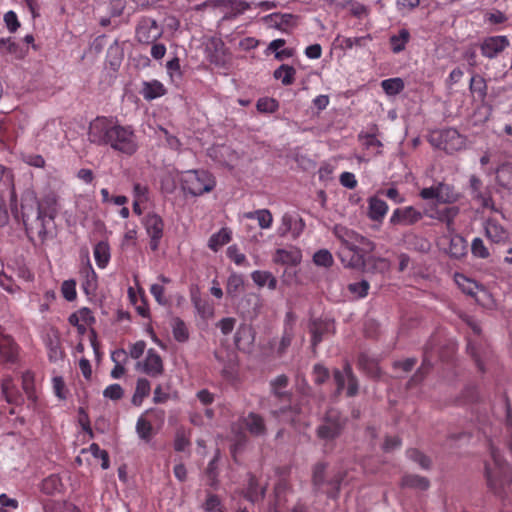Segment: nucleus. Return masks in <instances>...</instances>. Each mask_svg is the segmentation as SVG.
<instances>
[{
  "mask_svg": "<svg viewBox=\"0 0 512 512\" xmlns=\"http://www.w3.org/2000/svg\"><path fill=\"white\" fill-rule=\"evenodd\" d=\"M88 137L92 143L109 146L126 155H133L139 147L131 126L108 117L95 118L89 125Z\"/></svg>",
  "mask_w": 512,
  "mask_h": 512,
  "instance_id": "obj_1",
  "label": "nucleus"
},
{
  "mask_svg": "<svg viewBox=\"0 0 512 512\" xmlns=\"http://www.w3.org/2000/svg\"><path fill=\"white\" fill-rule=\"evenodd\" d=\"M334 234L343 245L339 253L342 261L345 262L344 257L347 253H352L351 258L346 263L347 266L354 267L362 264L363 254L373 249V244L368 239L347 227L336 225Z\"/></svg>",
  "mask_w": 512,
  "mask_h": 512,
  "instance_id": "obj_2",
  "label": "nucleus"
},
{
  "mask_svg": "<svg viewBox=\"0 0 512 512\" xmlns=\"http://www.w3.org/2000/svg\"><path fill=\"white\" fill-rule=\"evenodd\" d=\"M178 181L185 195L200 197L210 193L216 187V179L212 173L204 169H192L179 172Z\"/></svg>",
  "mask_w": 512,
  "mask_h": 512,
  "instance_id": "obj_3",
  "label": "nucleus"
},
{
  "mask_svg": "<svg viewBox=\"0 0 512 512\" xmlns=\"http://www.w3.org/2000/svg\"><path fill=\"white\" fill-rule=\"evenodd\" d=\"M491 461L485 464L489 487L497 494H506L511 485L509 466L502 460L494 447L490 448Z\"/></svg>",
  "mask_w": 512,
  "mask_h": 512,
  "instance_id": "obj_4",
  "label": "nucleus"
},
{
  "mask_svg": "<svg viewBox=\"0 0 512 512\" xmlns=\"http://www.w3.org/2000/svg\"><path fill=\"white\" fill-rule=\"evenodd\" d=\"M143 225L150 238L149 245L151 250H158L164 234V221L162 217L154 212H149L143 218Z\"/></svg>",
  "mask_w": 512,
  "mask_h": 512,
  "instance_id": "obj_5",
  "label": "nucleus"
},
{
  "mask_svg": "<svg viewBox=\"0 0 512 512\" xmlns=\"http://www.w3.org/2000/svg\"><path fill=\"white\" fill-rule=\"evenodd\" d=\"M136 369L150 377H159L164 371L162 358L154 349H149L144 359L136 364Z\"/></svg>",
  "mask_w": 512,
  "mask_h": 512,
  "instance_id": "obj_6",
  "label": "nucleus"
},
{
  "mask_svg": "<svg viewBox=\"0 0 512 512\" xmlns=\"http://www.w3.org/2000/svg\"><path fill=\"white\" fill-rule=\"evenodd\" d=\"M162 28L154 19L143 18L136 29V37L139 42L151 44L162 35Z\"/></svg>",
  "mask_w": 512,
  "mask_h": 512,
  "instance_id": "obj_7",
  "label": "nucleus"
},
{
  "mask_svg": "<svg viewBox=\"0 0 512 512\" xmlns=\"http://www.w3.org/2000/svg\"><path fill=\"white\" fill-rule=\"evenodd\" d=\"M509 45V39L504 35L489 36L480 43V51L484 57L493 59L509 47Z\"/></svg>",
  "mask_w": 512,
  "mask_h": 512,
  "instance_id": "obj_8",
  "label": "nucleus"
},
{
  "mask_svg": "<svg viewBox=\"0 0 512 512\" xmlns=\"http://www.w3.org/2000/svg\"><path fill=\"white\" fill-rule=\"evenodd\" d=\"M439 147L447 153L462 150L466 145V139L456 129L448 128L439 132Z\"/></svg>",
  "mask_w": 512,
  "mask_h": 512,
  "instance_id": "obj_9",
  "label": "nucleus"
},
{
  "mask_svg": "<svg viewBox=\"0 0 512 512\" xmlns=\"http://www.w3.org/2000/svg\"><path fill=\"white\" fill-rule=\"evenodd\" d=\"M304 227L305 223L298 215L285 213L281 218L280 225L277 228V233L279 236L291 234L293 238H297L303 232Z\"/></svg>",
  "mask_w": 512,
  "mask_h": 512,
  "instance_id": "obj_10",
  "label": "nucleus"
},
{
  "mask_svg": "<svg viewBox=\"0 0 512 512\" xmlns=\"http://www.w3.org/2000/svg\"><path fill=\"white\" fill-rule=\"evenodd\" d=\"M58 213V200L54 194H48L38 202L37 219L45 229L46 221H53Z\"/></svg>",
  "mask_w": 512,
  "mask_h": 512,
  "instance_id": "obj_11",
  "label": "nucleus"
},
{
  "mask_svg": "<svg viewBox=\"0 0 512 512\" xmlns=\"http://www.w3.org/2000/svg\"><path fill=\"white\" fill-rule=\"evenodd\" d=\"M422 219V213L413 206L397 208L390 217L393 225L410 226Z\"/></svg>",
  "mask_w": 512,
  "mask_h": 512,
  "instance_id": "obj_12",
  "label": "nucleus"
},
{
  "mask_svg": "<svg viewBox=\"0 0 512 512\" xmlns=\"http://www.w3.org/2000/svg\"><path fill=\"white\" fill-rule=\"evenodd\" d=\"M208 155L215 162L227 166L233 167L239 156L227 145H214L208 149Z\"/></svg>",
  "mask_w": 512,
  "mask_h": 512,
  "instance_id": "obj_13",
  "label": "nucleus"
},
{
  "mask_svg": "<svg viewBox=\"0 0 512 512\" xmlns=\"http://www.w3.org/2000/svg\"><path fill=\"white\" fill-rule=\"evenodd\" d=\"M341 426L339 413L331 409L327 412L324 424L318 428V436L322 439H332L339 434Z\"/></svg>",
  "mask_w": 512,
  "mask_h": 512,
  "instance_id": "obj_14",
  "label": "nucleus"
},
{
  "mask_svg": "<svg viewBox=\"0 0 512 512\" xmlns=\"http://www.w3.org/2000/svg\"><path fill=\"white\" fill-rule=\"evenodd\" d=\"M203 49L206 58L214 64L223 62L224 43L219 37H205L203 40Z\"/></svg>",
  "mask_w": 512,
  "mask_h": 512,
  "instance_id": "obj_15",
  "label": "nucleus"
},
{
  "mask_svg": "<svg viewBox=\"0 0 512 512\" xmlns=\"http://www.w3.org/2000/svg\"><path fill=\"white\" fill-rule=\"evenodd\" d=\"M486 237L493 243L504 244L509 241V231L494 219H487L484 223Z\"/></svg>",
  "mask_w": 512,
  "mask_h": 512,
  "instance_id": "obj_16",
  "label": "nucleus"
},
{
  "mask_svg": "<svg viewBox=\"0 0 512 512\" xmlns=\"http://www.w3.org/2000/svg\"><path fill=\"white\" fill-rule=\"evenodd\" d=\"M334 380L337 384L338 391L344 389L347 386V395L353 396L358 391L357 381L352 374V370L349 366H345L343 371H335Z\"/></svg>",
  "mask_w": 512,
  "mask_h": 512,
  "instance_id": "obj_17",
  "label": "nucleus"
},
{
  "mask_svg": "<svg viewBox=\"0 0 512 512\" xmlns=\"http://www.w3.org/2000/svg\"><path fill=\"white\" fill-rule=\"evenodd\" d=\"M335 330L334 323L329 319L314 320L310 324V332L312 335V345L315 347L320 343L324 336L333 334Z\"/></svg>",
  "mask_w": 512,
  "mask_h": 512,
  "instance_id": "obj_18",
  "label": "nucleus"
},
{
  "mask_svg": "<svg viewBox=\"0 0 512 512\" xmlns=\"http://www.w3.org/2000/svg\"><path fill=\"white\" fill-rule=\"evenodd\" d=\"M255 336L251 326L242 324L236 331L235 334V345L238 349L249 352L252 349Z\"/></svg>",
  "mask_w": 512,
  "mask_h": 512,
  "instance_id": "obj_19",
  "label": "nucleus"
},
{
  "mask_svg": "<svg viewBox=\"0 0 512 512\" xmlns=\"http://www.w3.org/2000/svg\"><path fill=\"white\" fill-rule=\"evenodd\" d=\"M18 355V347L14 340L4 333L0 327V356L6 361H14Z\"/></svg>",
  "mask_w": 512,
  "mask_h": 512,
  "instance_id": "obj_20",
  "label": "nucleus"
},
{
  "mask_svg": "<svg viewBox=\"0 0 512 512\" xmlns=\"http://www.w3.org/2000/svg\"><path fill=\"white\" fill-rule=\"evenodd\" d=\"M140 94L147 101L160 98L166 94V88L158 80L144 81L140 90Z\"/></svg>",
  "mask_w": 512,
  "mask_h": 512,
  "instance_id": "obj_21",
  "label": "nucleus"
},
{
  "mask_svg": "<svg viewBox=\"0 0 512 512\" xmlns=\"http://www.w3.org/2000/svg\"><path fill=\"white\" fill-rule=\"evenodd\" d=\"M388 211L387 203L377 197H371L368 201V216L374 221H381Z\"/></svg>",
  "mask_w": 512,
  "mask_h": 512,
  "instance_id": "obj_22",
  "label": "nucleus"
},
{
  "mask_svg": "<svg viewBox=\"0 0 512 512\" xmlns=\"http://www.w3.org/2000/svg\"><path fill=\"white\" fill-rule=\"evenodd\" d=\"M447 253L455 259H460L467 254L466 240L457 234L450 237Z\"/></svg>",
  "mask_w": 512,
  "mask_h": 512,
  "instance_id": "obj_23",
  "label": "nucleus"
},
{
  "mask_svg": "<svg viewBox=\"0 0 512 512\" xmlns=\"http://www.w3.org/2000/svg\"><path fill=\"white\" fill-rule=\"evenodd\" d=\"M251 278L258 287L267 286L270 290H275L277 287V280L269 271H253Z\"/></svg>",
  "mask_w": 512,
  "mask_h": 512,
  "instance_id": "obj_24",
  "label": "nucleus"
},
{
  "mask_svg": "<svg viewBox=\"0 0 512 512\" xmlns=\"http://www.w3.org/2000/svg\"><path fill=\"white\" fill-rule=\"evenodd\" d=\"M94 259L99 268L104 269L110 261V247L105 241L98 242L94 247Z\"/></svg>",
  "mask_w": 512,
  "mask_h": 512,
  "instance_id": "obj_25",
  "label": "nucleus"
},
{
  "mask_svg": "<svg viewBox=\"0 0 512 512\" xmlns=\"http://www.w3.org/2000/svg\"><path fill=\"white\" fill-rule=\"evenodd\" d=\"M150 390V382L145 378H139L136 383L135 392L132 396V404L140 406L143 403V400L149 396Z\"/></svg>",
  "mask_w": 512,
  "mask_h": 512,
  "instance_id": "obj_26",
  "label": "nucleus"
},
{
  "mask_svg": "<svg viewBox=\"0 0 512 512\" xmlns=\"http://www.w3.org/2000/svg\"><path fill=\"white\" fill-rule=\"evenodd\" d=\"M231 240V231L228 228H222L217 233L211 235L208 241V247L213 251H218L222 246Z\"/></svg>",
  "mask_w": 512,
  "mask_h": 512,
  "instance_id": "obj_27",
  "label": "nucleus"
},
{
  "mask_svg": "<svg viewBox=\"0 0 512 512\" xmlns=\"http://www.w3.org/2000/svg\"><path fill=\"white\" fill-rule=\"evenodd\" d=\"M459 214V208L456 207V206H452V207H446L442 210H439L437 212V216H435L436 219L442 221V222H445L446 223V227H447V230L450 232V233H453L455 228H454V219L456 218V216Z\"/></svg>",
  "mask_w": 512,
  "mask_h": 512,
  "instance_id": "obj_28",
  "label": "nucleus"
},
{
  "mask_svg": "<svg viewBox=\"0 0 512 512\" xmlns=\"http://www.w3.org/2000/svg\"><path fill=\"white\" fill-rule=\"evenodd\" d=\"M301 260V254L298 250L278 249L274 261L282 264L295 265Z\"/></svg>",
  "mask_w": 512,
  "mask_h": 512,
  "instance_id": "obj_29",
  "label": "nucleus"
},
{
  "mask_svg": "<svg viewBox=\"0 0 512 512\" xmlns=\"http://www.w3.org/2000/svg\"><path fill=\"white\" fill-rule=\"evenodd\" d=\"M459 199V194L454 189L444 183L438 184L437 202L442 204L454 203Z\"/></svg>",
  "mask_w": 512,
  "mask_h": 512,
  "instance_id": "obj_30",
  "label": "nucleus"
},
{
  "mask_svg": "<svg viewBox=\"0 0 512 512\" xmlns=\"http://www.w3.org/2000/svg\"><path fill=\"white\" fill-rule=\"evenodd\" d=\"M266 20H270L272 25L283 31H286L288 27L295 24V17L291 14L274 13L268 15Z\"/></svg>",
  "mask_w": 512,
  "mask_h": 512,
  "instance_id": "obj_31",
  "label": "nucleus"
},
{
  "mask_svg": "<svg viewBox=\"0 0 512 512\" xmlns=\"http://www.w3.org/2000/svg\"><path fill=\"white\" fill-rule=\"evenodd\" d=\"M243 424L249 430V432L253 435L259 436L264 434L265 426L263 420L260 416L256 414H249L244 420Z\"/></svg>",
  "mask_w": 512,
  "mask_h": 512,
  "instance_id": "obj_32",
  "label": "nucleus"
},
{
  "mask_svg": "<svg viewBox=\"0 0 512 512\" xmlns=\"http://www.w3.org/2000/svg\"><path fill=\"white\" fill-rule=\"evenodd\" d=\"M296 70L294 67L283 64L274 71L275 79L281 81L285 86L291 85L295 80Z\"/></svg>",
  "mask_w": 512,
  "mask_h": 512,
  "instance_id": "obj_33",
  "label": "nucleus"
},
{
  "mask_svg": "<svg viewBox=\"0 0 512 512\" xmlns=\"http://www.w3.org/2000/svg\"><path fill=\"white\" fill-rule=\"evenodd\" d=\"M455 282L458 287L466 294L475 296L476 291L480 288V286L474 282L473 280L467 278L465 275L456 273L454 276Z\"/></svg>",
  "mask_w": 512,
  "mask_h": 512,
  "instance_id": "obj_34",
  "label": "nucleus"
},
{
  "mask_svg": "<svg viewBox=\"0 0 512 512\" xmlns=\"http://www.w3.org/2000/svg\"><path fill=\"white\" fill-rule=\"evenodd\" d=\"M173 337L176 341L184 343L189 339V331L186 324L180 318H174L171 321Z\"/></svg>",
  "mask_w": 512,
  "mask_h": 512,
  "instance_id": "obj_35",
  "label": "nucleus"
},
{
  "mask_svg": "<svg viewBox=\"0 0 512 512\" xmlns=\"http://www.w3.org/2000/svg\"><path fill=\"white\" fill-rule=\"evenodd\" d=\"M410 39V33L407 29H401L398 34L390 37L391 49L394 53L402 52Z\"/></svg>",
  "mask_w": 512,
  "mask_h": 512,
  "instance_id": "obj_36",
  "label": "nucleus"
},
{
  "mask_svg": "<svg viewBox=\"0 0 512 512\" xmlns=\"http://www.w3.org/2000/svg\"><path fill=\"white\" fill-rule=\"evenodd\" d=\"M381 87L388 96H395L403 91L404 81L399 78H389L381 82Z\"/></svg>",
  "mask_w": 512,
  "mask_h": 512,
  "instance_id": "obj_37",
  "label": "nucleus"
},
{
  "mask_svg": "<svg viewBox=\"0 0 512 512\" xmlns=\"http://www.w3.org/2000/svg\"><path fill=\"white\" fill-rule=\"evenodd\" d=\"M2 393L8 403L19 404L21 402V396L10 378L3 380Z\"/></svg>",
  "mask_w": 512,
  "mask_h": 512,
  "instance_id": "obj_38",
  "label": "nucleus"
},
{
  "mask_svg": "<svg viewBox=\"0 0 512 512\" xmlns=\"http://www.w3.org/2000/svg\"><path fill=\"white\" fill-rule=\"evenodd\" d=\"M136 433L145 442H149L153 436L152 424L143 415L137 420Z\"/></svg>",
  "mask_w": 512,
  "mask_h": 512,
  "instance_id": "obj_39",
  "label": "nucleus"
},
{
  "mask_svg": "<svg viewBox=\"0 0 512 512\" xmlns=\"http://www.w3.org/2000/svg\"><path fill=\"white\" fill-rule=\"evenodd\" d=\"M226 6L230 9V12L227 13L224 18L228 19L244 13L246 10L250 9L252 5L244 0H227Z\"/></svg>",
  "mask_w": 512,
  "mask_h": 512,
  "instance_id": "obj_40",
  "label": "nucleus"
},
{
  "mask_svg": "<svg viewBox=\"0 0 512 512\" xmlns=\"http://www.w3.org/2000/svg\"><path fill=\"white\" fill-rule=\"evenodd\" d=\"M498 183L508 189H512V165L504 164L497 169Z\"/></svg>",
  "mask_w": 512,
  "mask_h": 512,
  "instance_id": "obj_41",
  "label": "nucleus"
},
{
  "mask_svg": "<svg viewBox=\"0 0 512 512\" xmlns=\"http://www.w3.org/2000/svg\"><path fill=\"white\" fill-rule=\"evenodd\" d=\"M244 279L242 275L233 273L228 277L226 291L227 294L234 297L236 296L243 288Z\"/></svg>",
  "mask_w": 512,
  "mask_h": 512,
  "instance_id": "obj_42",
  "label": "nucleus"
},
{
  "mask_svg": "<svg viewBox=\"0 0 512 512\" xmlns=\"http://www.w3.org/2000/svg\"><path fill=\"white\" fill-rule=\"evenodd\" d=\"M402 486L415 488L419 490H425L429 486V482L426 478L417 475H406L402 479Z\"/></svg>",
  "mask_w": 512,
  "mask_h": 512,
  "instance_id": "obj_43",
  "label": "nucleus"
},
{
  "mask_svg": "<svg viewBox=\"0 0 512 512\" xmlns=\"http://www.w3.org/2000/svg\"><path fill=\"white\" fill-rule=\"evenodd\" d=\"M22 387L24 392L26 393L27 397L35 401L36 394H35V380H34V374L31 371H26L22 375Z\"/></svg>",
  "mask_w": 512,
  "mask_h": 512,
  "instance_id": "obj_44",
  "label": "nucleus"
},
{
  "mask_svg": "<svg viewBox=\"0 0 512 512\" xmlns=\"http://www.w3.org/2000/svg\"><path fill=\"white\" fill-rule=\"evenodd\" d=\"M469 182H470L471 194L473 195V197L481 200L482 205L484 207H488L489 206V202L491 201V199L488 198V197L482 196V194H481V186H482L481 180L478 177H476L475 175H472L470 177V181Z\"/></svg>",
  "mask_w": 512,
  "mask_h": 512,
  "instance_id": "obj_45",
  "label": "nucleus"
},
{
  "mask_svg": "<svg viewBox=\"0 0 512 512\" xmlns=\"http://www.w3.org/2000/svg\"><path fill=\"white\" fill-rule=\"evenodd\" d=\"M284 39H275L270 42L268 46V50L275 53V58L278 60H283L284 58H288L292 56V52L288 49L280 50L285 45Z\"/></svg>",
  "mask_w": 512,
  "mask_h": 512,
  "instance_id": "obj_46",
  "label": "nucleus"
},
{
  "mask_svg": "<svg viewBox=\"0 0 512 512\" xmlns=\"http://www.w3.org/2000/svg\"><path fill=\"white\" fill-rule=\"evenodd\" d=\"M228 258L237 266L249 267V262L245 254L241 253L236 245H231L227 249Z\"/></svg>",
  "mask_w": 512,
  "mask_h": 512,
  "instance_id": "obj_47",
  "label": "nucleus"
},
{
  "mask_svg": "<svg viewBox=\"0 0 512 512\" xmlns=\"http://www.w3.org/2000/svg\"><path fill=\"white\" fill-rule=\"evenodd\" d=\"M369 283L365 280L350 283L348 285L349 292L353 295L355 299L364 298L368 294Z\"/></svg>",
  "mask_w": 512,
  "mask_h": 512,
  "instance_id": "obj_48",
  "label": "nucleus"
},
{
  "mask_svg": "<svg viewBox=\"0 0 512 512\" xmlns=\"http://www.w3.org/2000/svg\"><path fill=\"white\" fill-rule=\"evenodd\" d=\"M476 292L474 298L477 303L488 309L495 307V301L492 295L485 288L480 287Z\"/></svg>",
  "mask_w": 512,
  "mask_h": 512,
  "instance_id": "obj_49",
  "label": "nucleus"
},
{
  "mask_svg": "<svg viewBox=\"0 0 512 512\" xmlns=\"http://www.w3.org/2000/svg\"><path fill=\"white\" fill-rule=\"evenodd\" d=\"M263 495H264V488H260L258 490L256 479L253 477H250L245 497L251 502H256L259 499H261L263 497Z\"/></svg>",
  "mask_w": 512,
  "mask_h": 512,
  "instance_id": "obj_50",
  "label": "nucleus"
},
{
  "mask_svg": "<svg viewBox=\"0 0 512 512\" xmlns=\"http://www.w3.org/2000/svg\"><path fill=\"white\" fill-rule=\"evenodd\" d=\"M95 458L101 459V467L106 470L110 466L109 456L105 450H102L98 444L92 443L87 449Z\"/></svg>",
  "mask_w": 512,
  "mask_h": 512,
  "instance_id": "obj_51",
  "label": "nucleus"
},
{
  "mask_svg": "<svg viewBox=\"0 0 512 512\" xmlns=\"http://www.w3.org/2000/svg\"><path fill=\"white\" fill-rule=\"evenodd\" d=\"M256 220L261 229H269L273 223V216L268 209H258L255 211Z\"/></svg>",
  "mask_w": 512,
  "mask_h": 512,
  "instance_id": "obj_52",
  "label": "nucleus"
},
{
  "mask_svg": "<svg viewBox=\"0 0 512 512\" xmlns=\"http://www.w3.org/2000/svg\"><path fill=\"white\" fill-rule=\"evenodd\" d=\"M471 252L475 257L481 258V259H486L490 255L489 250L485 246L483 240L478 237L474 238L472 241Z\"/></svg>",
  "mask_w": 512,
  "mask_h": 512,
  "instance_id": "obj_53",
  "label": "nucleus"
},
{
  "mask_svg": "<svg viewBox=\"0 0 512 512\" xmlns=\"http://www.w3.org/2000/svg\"><path fill=\"white\" fill-rule=\"evenodd\" d=\"M124 396V390L119 384H110L103 390V397L112 401H118Z\"/></svg>",
  "mask_w": 512,
  "mask_h": 512,
  "instance_id": "obj_54",
  "label": "nucleus"
},
{
  "mask_svg": "<svg viewBox=\"0 0 512 512\" xmlns=\"http://www.w3.org/2000/svg\"><path fill=\"white\" fill-rule=\"evenodd\" d=\"M256 107L260 112L273 113L278 109V102L273 98L264 97L257 101Z\"/></svg>",
  "mask_w": 512,
  "mask_h": 512,
  "instance_id": "obj_55",
  "label": "nucleus"
},
{
  "mask_svg": "<svg viewBox=\"0 0 512 512\" xmlns=\"http://www.w3.org/2000/svg\"><path fill=\"white\" fill-rule=\"evenodd\" d=\"M313 261L318 266L329 267L333 263V257L328 250L322 249L314 254Z\"/></svg>",
  "mask_w": 512,
  "mask_h": 512,
  "instance_id": "obj_56",
  "label": "nucleus"
},
{
  "mask_svg": "<svg viewBox=\"0 0 512 512\" xmlns=\"http://www.w3.org/2000/svg\"><path fill=\"white\" fill-rule=\"evenodd\" d=\"M61 293L67 301H73L77 297L76 282L72 279L65 280L61 285Z\"/></svg>",
  "mask_w": 512,
  "mask_h": 512,
  "instance_id": "obj_57",
  "label": "nucleus"
},
{
  "mask_svg": "<svg viewBox=\"0 0 512 512\" xmlns=\"http://www.w3.org/2000/svg\"><path fill=\"white\" fill-rule=\"evenodd\" d=\"M52 387L53 392L58 399L65 400L67 398V389L61 376H54L52 378Z\"/></svg>",
  "mask_w": 512,
  "mask_h": 512,
  "instance_id": "obj_58",
  "label": "nucleus"
},
{
  "mask_svg": "<svg viewBox=\"0 0 512 512\" xmlns=\"http://www.w3.org/2000/svg\"><path fill=\"white\" fill-rule=\"evenodd\" d=\"M133 198L138 202H148L149 188L141 183H135L133 186Z\"/></svg>",
  "mask_w": 512,
  "mask_h": 512,
  "instance_id": "obj_59",
  "label": "nucleus"
},
{
  "mask_svg": "<svg viewBox=\"0 0 512 512\" xmlns=\"http://www.w3.org/2000/svg\"><path fill=\"white\" fill-rule=\"evenodd\" d=\"M159 131L162 134V135H159V138H164L166 141V144L169 148H171L173 150L180 149L181 142L179 141V139L176 136L170 134L167 129H165L161 126L159 127Z\"/></svg>",
  "mask_w": 512,
  "mask_h": 512,
  "instance_id": "obj_60",
  "label": "nucleus"
},
{
  "mask_svg": "<svg viewBox=\"0 0 512 512\" xmlns=\"http://www.w3.org/2000/svg\"><path fill=\"white\" fill-rule=\"evenodd\" d=\"M408 457L417 462L422 468L427 469L430 466V460L427 456L422 454L420 451L416 449H410L407 451Z\"/></svg>",
  "mask_w": 512,
  "mask_h": 512,
  "instance_id": "obj_61",
  "label": "nucleus"
},
{
  "mask_svg": "<svg viewBox=\"0 0 512 512\" xmlns=\"http://www.w3.org/2000/svg\"><path fill=\"white\" fill-rule=\"evenodd\" d=\"M189 438L184 430L177 431L174 439V449L184 451L189 446Z\"/></svg>",
  "mask_w": 512,
  "mask_h": 512,
  "instance_id": "obj_62",
  "label": "nucleus"
},
{
  "mask_svg": "<svg viewBox=\"0 0 512 512\" xmlns=\"http://www.w3.org/2000/svg\"><path fill=\"white\" fill-rule=\"evenodd\" d=\"M279 418L284 421H289L295 425L301 422L300 412L295 409H282L280 411Z\"/></svg>",
  "mask_w": 512,
  "mask_h": 512,
  "instance_id": "obj_63",
  "label": "nucleus"
},
{
  "mask_svg": "<svg viewBox=\"0 0 512 512\" xmlns=\"http://www.w3.org/2000/svg\"><path fill=\"white\" fill-rule=\"evenodd\" d=\"M4 22L10 32H15L20 26L17 15L12 10L4 14Z\"/></svg>",
  "mask_w": 512,
  "mask_h": 512,
  "instance_id": "obj_64",
  "label": "nucleus"
}]
</instances>
